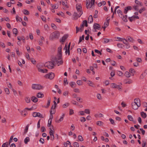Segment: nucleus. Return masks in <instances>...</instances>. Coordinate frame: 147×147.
<instances>
[{"label":"nucleus","instance_id":"f257e3e1","mask_svg":"<svg viewBox=\"0 0 147 147\" xmlns=\"http://www.w3.org/2000/svg\"><path fill=\"white\" fill-rule=\"evenodd\" d=\"M76 8L77 12H75L73 15V19L76 20L78 18H79L82 14L83 13H82V9L81 5L79 4H77L76 5Z\"/></svg>","mask_w":147,"mask_h":147},{"label":"nucleus","instance_id":"f03ea898","mask_svg":"<svg viewBox=\"0 0 147 147\" xmlns=\"http://www.w3.org/2000/svg\"><path fill=\"white\" fill-rule=\"evenodd\" d=\"M140 100L139 98H136L134 102L131 103L132 108L134 110H137L140 106Z\"/></svg>","mask_w":147,"mask_h":147},{"label":"nucleus","instance_id":"7ed1b4c3","mask_svg":"<svg viewBox=\"0 0 147 147\" xmlns=\"http://www.w3.org/2000/svg\"><path fill=\"white\" fill-rule=\"evenodd\" d=\"M60 36V33L58 31H56L53 32L51 35L50 38V40H52L54 38H59Z\"/></svg>","mask_w":147,"mask_h":147},{"label":"nucleus","instance_id":"20e7f679","mask_svg":"<svg viewBox=\"0 0 147 147\" xmlns=\"http://www.w3.org/2000/svg\"><path fill=\"white\" fill-rule=\"evenodd\" d=\"M44 66L45 67H47L49 69H53L54 66V62L52 61L47 62L45 63Z\"/></svg>","mask_w":147,"mask_h":147},{"label":"nucleus","instance_id":"39448f33","mask_svg":"<svg viewBox=\"0 0 147 147\" xmlns=\"http://www.w3.org/2000/svg\"><path fill=\"white\" fill-rule=\"evenodd\" d=\"M95 0H86V6L87 8H91L92 6L94 5Z\"/></svg>","mask_w":147,"mask_h":147},{"label":"nucleus","instance_id":"423d86ee","mask_svg":"<svg viewBox=\"0 0 147 147\" xmlns=\"http://www.w3.org/2000/svg\"><path fill=\"white\" fill-rule=\"evenodd\" d=\"M43 86L39 84H33L32 86V88L33 89L40 90L42 89Z\"/></svg>","mask_w":147,"mask_h":147},{"label":"nucleus","instance_id":"0eeeda50","mask_svg":"<svg viewBox=\"0 0 147 147\" xmlns=\"http://www.w3.org/2000/svg\"><path fill=\"white\" fill-rule=\"evenodd\" d=\"M55 61L58 64V65L59 66L61 64L63 63V61L62 59V57H60V56H57L55 59Z\"/></svg>","mask_w":147,"mask_h":147},{"label":"nucleus","instance_id":"6e6552de","mask_svg":"<svg viewBox=\"0 0 147 147\" xmlns=\"http://www.w3.org/2000/svg\"><path fill=\"white\" fill-rule=\"evenodd\" d=\"M55 77V74L52 72L46 74L45 77L51 80L53 79Z\"/></svg>","mask_w":147,"mask_h":147},{"label":"nucleus","instance_id":"1a4fd4ad","mask_svg":"<svg viewBox=\"0 0 147 147\" xmlns=\"http://www.w3.org/2000/svg\"><path fill=\"white\" fill-rule=\"evenodd\" d=\"M67 43H66L65 44V47L64 48V49L65 50V53L66 54H67V52H68V55H69L70 54V52H69V49L70 47V43H69V44L68 45V47H67Z\"/></svg>","mask_w":147,"mask_h":147},{"label":"nucleus","instance_id":"9d476101","mask_svg":"<svg viewBox=\"0 0 147 147\" xmlns=\"http://www.w3.org/2000/svg\"><path fill=\"white\" fill-rule=\"evenodd\" d=\"M32 115L34 117H38L40 118H43L42 115L38 112H34L33 113Z\"/></svg>","mask_w":147,"mask_h":147},{"label":"nucleus","instance_id":"9b49d317","mask_svg":"<svg viewBox=\"0 0 147 147\" xmlns=\"http://www.w3.org/2000/svg\"><path fill=\"white\" fill-rule=\"evenodd\" d=\"M38 71L40 72L43 73H47V72L48 70L46 69H41L40 68V65H37Z\"/></svg>","mask_w":147,"mask_h":147},{"label":"nucleus","instance_id":"f8f14e48","mask_svg":"<svg viewBox=\"0 0 147 147\" xmlns=\"http://www.w3.org/2000/svg\"><path fill=\"white\" fill-rule=\"evenodd\" d=\"M83 80H84L85 82H86L89 86L92 87H94V84L91 81L89 80L87 81L85 78L84 79H83Z\"/></svg>","mask_w":147,"mask_h":147},{"label":"nucleus","instance_id":"ddd939ff","mask_svg":"<svg viewBox=\"0 0 147 147\" xmlns=\"http://www.w3.org/2000/svg\"><path fill=\"white\" fill-rule=\"evenodd\" d=\"M62 49V46L61 45L58 48V55L57 56H60V57H62V54L61 53Z\"/></svg>","mask_w":147,"mask_h":147},{"label":"nucleus","instance_id":"4468645a","mask_svg":"<svg viewBox=\"0 0 147 147\" xmlns=\"http://www.w3.org/2000/svg\"><path fill=\"white\" fill-rule=\"evenodd\" d=\"M131 7L130 6H128L127 7H125L124 9V13L125 14H126L128 10H131Z\"/></svg>","mask_w":147,"mask_h":147},{"label":"nucleus","instance_id":"2eb2a0df","mask_svg":"<svg viewBox=\"0 0 147 147\" xmlns=\"http://www.w3.org/2000/svg\"><path fill=\"white\" fill-rule=\"evenodd\" d=\"M53 105H52V107L51 108V111H50V118L49 119H52L53 118V117L52 114H54L55 113V110H53V113H52V110L53 109Z\"/></svg>","mask_w":147,"mask_h":147},{"label":"nucleus","instance_id":"dca6fc26","mask_svg":"<svg viewBox=\"0 0 147 147\" xmlns=\"http://www.w3.org/2000/svg\"><path fill=\"white\" fill-rule=\"evenodd\" d=\"M68 36V35L66 34L62 38V39L60 40V42H63L65 41V40L67 38Z\"/></svg>","mask_w":147,"mask_h":147},{"label":"nucleus","instance_id":"f3484780","mask_svg":"<svg viewBox=\"0 0 147 147\" xmlns=\"http://www.w3.org/2000/svg\"><path fill=\"white\" fill-rule=\"evenodd\" d=\"M31 100L34 102H36L38 101L37 98L34 96H32L31 97Z\"/></svg>","mask_w":147,"mask_h":147},{"label":"nucleus","instance_id":"a211bd4d","mask_svg":"<svg viewBox=\"0 0 147 147\" xmlns=\"http://www.w3.org/2000/svg\"><path fill=\"white\" fill-rule=\"evenodd\" d=\"M93 19L92 16V15H90L88 18V23H91L93 22Z\"/></svg>","mask_w":147,"mask_h":147},{"label":"nucleus","instance_id":"6ab92c4d","mask_svg":"<svg viewBox=\"0 0 147 147\" xmlns=\"http://www.w3.org/2000/svg\"><path fill=\"white\" fill-rule=\"evenodd\" d=\"M44 96V94L41 92H38L37 93V96L38 98H42Z\"/></svg>","mask_w":147,"mask_h":147},{"label":"nucleus","instance_id":"aec40b11","mask_svg":"<svg viewBox=\"0 0 147 147\" xmlns=\"http://www.w3.org/2000/svg\"><path fill=\"white\" fill-rule=\"evenodd\" d=\"M13 34H15V36H16L18 33V31L16 28H13Z\"/></svg>","mask_w":147,"mask_h":147},{"label":"nucleus","instance_id":"412c9836","mask_svg":"<svg viewBox=\"0 0 147 147\" xmlns=\"http://www.w3.org/2000/svg\"><path fill=\"white\" fill-rule=\"evenodd\" d=\"M64 117V114H63L62 117L60 118V119L58 120L57 121H55L56 122L59 123L61 121H62L63 120V118Z\"/></svg>","mask_w":147,"mask_h":147},{"label":"nucleus","instance_id":"4be33fe9","mask_svg":"<svg viewBox=\"0 0 147 147\" xmlns=\"http://www.w3.org/2000/svg\"><path fill=\"white\" fill-rule=\"evenodd\" d=\"M21 115L24 116H25L27 114L26 111L25 110L22 111L21 112Z\"/></svg>","mask_w":147,"mask_h":147},{"label":"nucleus","instance_id":"5701e85b","mask_svg":"<svg viewBox=\"0 0 147 147\" xmlns=\"http://www.w3.org/2000/svg\"><path fill=\"white\" fill-rule=\"evenodd\" d=\"M124 76L127 78H129L130 77L131 74L129 72L126 71L125 73Z\"/></svg>","mask_w":147,"mask_h":147},{"label":"nucleus","instance_id":"b1692460","mask_svg":"<svg viewBox=\"0 0 147 147\" xmlns=\"http://www.w3.org/2000/svg\"><path fill=\"white\" fill-rule=\"evenodd\" d=\"M94 116L96 117H103V115L102 114L100 113L99 114H95L94 115Z\"/></svg>","mask_w":147,"mask_h":147},{"label":"nucleus","instance_id":"393cba45","mask_svg":"<svg viewBox=\"0 0 147 147\" xmlns=\"http://www.w3.org/2000/svg\"><path fill=\"white\" fill-rule=\"evenodd\" d=\"M25 101L27 103H29L30 102V98L28 97H26L25 98Z\"/></svg>","mask_w":147,"mask_h":147},{"label":"nucleus","instance_id":"a878e982","mask_svg":"<svg viewBox=\"0 0 147 147\" xmlns=\"http://www.w3.org/2000/svg\"><path fill=\"white\" fill-rule=\"evenodd\" d=\"M127 38L129 41L131 42H133L134 41V39L132 37L129 36H127Z\"/></svg>","mask_w":147,"mask_h":147},{"label":"nucleus","instance_id":"bb28decb","mask_svg":"<svg viewBox=\"0 0 147 147\" xmlns=\"http://www.w3.org/2000/svg\"><path fill=\"white\" fill-rule=\"evenodd\" d=\"M141 115L142 117L144 118H145L147 116L146 114L143 112H141Z\"/></svg>","mask_w":147,"mask_h":147},{"label":"nucleus","instance_id":"cd10ccee","mask_svg":"<svg viewBox=\"0 0 147 147\" xmlns=\"http://www.w3.org/2000/svg\"><path fill=\"white\" fill-rule=\"evenodd\" d=\"M23 13L26 15H28L29 14V11L26 9H24L23 10Z\"/></svg>","mask_w":147,"mask_h":147},{"label":"nucleus","instance_id":"c85d7f7f","mask_svg":"<svg viewBox=\"0 0 147 147\" xmlns=\"http://www.w3.org/2000/svg\"><path fill=\"white\" fill-rule=\"evenodd\" d=\"M88 26L87 21L86 20H83V28L84 26L87 27Z\"/></svg>","mask_w":147,"mask_h":147},{"label":"nucleus","instance_id":"c756f323","mask_svg":"<svg viewBox=\"0 0 147 147\" xmlns=\"http://www.w3.org/2000/svg\"><path fill=\"white\" fill-rule=\"evenodd\" d=\"M30 138L29 137H27L24 140V142L25 144H27L28 142H29L30 141Z\"/></svg>","mask_w":147,"mask_h":147},{"label":"nucleus","instance_id":"7c9ffc66","mask_svg":"<svg viewBox=\"0 0 147 147\" xmlns=\"http://www.w3.org/2000/svg\"><path fill=\"white\" fill-rule=\"evenodd\" d=\"M111 84V87L112 88H117V86H118L115 83H112Z\"/></svg>","mask_w":147,"mask_h":147},{"label":"nucleus","instance_id":"2f4dec72","mask_svg":"<svg viewBox=\"0 0 147 147\" xmlns=\"http://www.w3.org/2000/svg\"><path fill=\"white\" fill-rule=\"evenodd\" d=\"M100 26L97 23H95L93 25V28H100Z\"/></svg>","mask_w":147,"mask_h":147},{"label":"nucleus","instance_id":"473e14b6","mask_svg":"<svg viewBox=\"0 0 147 147\" xmlns=\"http://www.w3.org/2000/svg\"><path fill=\"white\" fill-rule=\"evenodd\" d=\"M84 113H85L87 114H90V110L88 109H86L84 110Z\"/></svg>","mask_w":147,"mask_h":147},{"label":"nucleus","instance_id":"72a5a7b5","mask_svg":"<svg viewBox=\"0 0 147 147\" xmlns=\"http://www.w3.org/2000/svg\"><path fill=\"white\" fill-rule=\"evenodd\" d=\"M51 102V98H48V102L47 104V106L46 107L47 108L49 107V106Z\"/></svg>","mask_w":147,"mask_h":147},{"label":"nucleus","instance_id":"f704fd0d","mask_svg":"<svg viewBox=\"0 0 147 147\" xmlns=\"http://www.w3.org/2000/svg\"><path fill=\"white\" fill-rule=\"evenodd\" d=\"M109 22L107 21L106 22H105L104 24V26H102L101 28H106L109 25Z\"/></svg>","mask_w":147,"mask_h":147},{"label":"nucleus","instance_id":"c9c22d12","mask_svg":"<svg viewBox=\"0 0 147 147\" xmlns=\"http://www.w3.org/2000/svg\"><path fill=\"white\" fill-rule=\"evenodd\" d=\"M16 19L17 21H19L20 22L22 21V19L18 16L16 17Z\"/></svg>","mask_w":147,"mask_h":147},{"label":"nucleus","instance_id":"e433bc0d","mask_svg":"<svg viewBox=\"0 0 147 147\" xmlns=\"http://www.w3.org/2000/svg\"><path fill=\"white\" fill-rule=\"evenodd\" d=\"M135 2L136 4H138L139 5H140V6H142V3L141 2L139 1L138 0H135Z\"/></svg>","mask_w":147,"mask_h":147},{"label":"nucleus","instance_id":"4c0bfd02","mask_svg":"<svg viewBox=\"0 0 147 147\" xmlns=\"http://www.w3.org/2000/svg\"><path fill=\"white\" fill-rule=\"evenodd\" d=\"M73 146L74 147H79V145L78 142H75L73 143Z\"/></svg>","mask_w":147,"mask_h":147},{"label":"nucleus","instance_id":"58836bf2","mask_svg":"<svg viewBox=\"0 0 147 147\" xmlns=\"http://www.w3.org/2000/svg\"><path fill=\"white\" fill-rule=\"evenodd\" d=\"M29 127V125H28L25 127V128L24 129V133L25 134H26L28 131V128Z\"/></svg>","mask_w":147,"mask_h":147},{"label":"nucleus","instance_id":"ea45409f","mask_svg":"<svg viewBox=\"0 0 147 147\" xmlns=\"http://www.w3.org/2000/svg\"><path fill=\"white\" fill-rule=\"evenodd\" d=\"M128 119L130 121H133L134 119L131 115H129L127 116Z\"/></svg>","mask_w":147,"mask_h":147},{"label":"nucleus","instance_id":"a19ab883","mask_svg":"<svg viewBox=\"0 0 147 147\" xmlns=\"http://www.w3.org/2000/svg\"><path fill=\"white\" fill-rule=\"evenodd\" d=\"M72 103L74 105H78L80 107H82V106H80L79 105H78V103L76 102V101H72Z\"/></svg>","mask_w":147,"mask_h":147},{"label":"nucleus","instance_id":"79ce46f5","mask_svg":"<svg viewBox=\"0 0 147 147\" xmlns=\"http://www.w3.org/2000/svg\"><path fill=\"white\" fill-rule=\"evenodd\" d=\"M129 71L132 74H134L136 72L135 70L132 68L130 69L129 70Z\"/></svg>","mask_w":147,"mask_h":147},{"label":"nucleus","instance_id":"37998d69","mask_svg":"<svg viewBox=\"0 0 147 147\" xmlns=\"http://www.w3.org/2000/svg\"><path fill=\"white\" fill-rule=\"evenodd\" d=\"M5 92L7 94H9V90L8 88H5Z\"/></svg>","mask_w":147,"mask_h":147},{"label":"nucleus","instance_id":"c03bdc74","mask_svg":"<svg viewBox=\"0 0 147 147\" xmlns=\"http://www.w3.org/2000/svg\"><path fill=\"white\" fill-rule=\"evenodd\" d=\"M103 123L101 121H98L96 123V124L98 125H101L103 124Z\"/></svg>","mask_w":147,"mask_h":147},{"label":"nucleus","instance_id":"a18cd8bd","mask_svg":"<svg viewBox=\"0 0 147 147\" xmlns=\"http://www.w3.org/2000/svg\"><path fill=\"white\" fill-rule=\"evenodd\" d=\"M78 141H83V137L81 136H79L78 137Z\"/></svg>","mask_w":147,"mask_h":147},{"label":"nucleus","instance_id":"49530a36","mask_svg":"<svg viewBox=\"0 0 147 147\" xmlns=\"http://www.w3.org/2000/svg\"><path fill=\"white\" fill-rule=\"evenodd\" d=\"M53 132L54 131L52 130L51 129V128H50V131H49V134L51 136H52V135H53Z\"/></svg>","mask_w":147,"mask_h":147},{"label":"nucleus","instance_id":"de8ad7c7","mask_svg":"<svg viewBox=\"0 0 147 147\" xmlns=\"http://www.w3.org/2000/svg\"><path fill=\"white\" fill-rule=\"evenodd\" d=\"M146 76V74H144L142 73L140 77V79H143Z\"/></svg>","mask_w":147,"mask_h":147},{"label":"nucleus","instance_id":"09e8293b","mask_svg":"<svg viewBox=\"0 0 147 147\" xmlns=\"http://www.w3.org/2000/svg\"><path fill=\"white\" fill-rule=\"evenodd\" d=\"M76 33H78L79 31L82 32V28H76Z\"/></svg>","mask_w":147,"mask_h":147},{"label":"nucleus","instance_id":"8fccbe9b","mask_svg":"<svg viewBox=\"0 0 147 147\" xmlns=\"http://www.w3.org/2000/svg\"><path fill=\"white\" fill-rule=\"evenodd\" d=\"M69 84L72 87H74L73 86L76 84V83L74 82H72L70 83Z\"/></svg>","mask_w":147,"mask_h":147},{"label":"nucleus","instance_id":"3c124183","mask_svg":"<svg viewBox=\"0 0 147 147\" xmlns=\"http://www.w3.org/2000/svg\"><path fill=\"white\" fill-rule=\"evenodd\" d=\"M77 83L78 85H81L82 84V82L81 80H78L77 81Z\"/></svg>","mask_w":147,"mask_h":147},{"label":"nucleus","instance_id":"603ef678","mask_svg":"<svg viewBox=\"0 0 147 147\" xmlns=\"http://www.w3.org/2000/svg\"><path fill=\"white\" fill-rule=\"evenodd\" d=\"M69 103H66L63 105V108H66L69 105Z\"/></svg>","mask_w":147,"mask_h":147},{"label":"nucleus","instance_id":"864d4df0","mask_svg":"<svg viewBox=\"0 0 147 147\" xmlns=\"http://www.w3.org/2000/svg\"><path fill=\"white\" fill-rule=\"evenodd\" d=\"M97 97L98 99L99 100H101L102 99V97L100 94H98L97 95Z\"/></svg>","mask_w":147,"mask_h":147},{"label":"nucleus","instance_id":"5fc2aeb1","mask_svg":"<svg viewBox=\"0 0 147 147\" xmlns=\"http://www.w3.org/2000/svg\"><path fill=\"white\" fill-rule=\"evenodd\" d=\"M8 145H9L8 144V142H7L5 143H4L2 146V147H5L7 146Z\"/></svg>","mask_w":147,"mask_h":147},{"label":"nucleus","instance_id":"6e6d98bb","mask_svg":"<svg viewBox=\"0 0 147 147\" xmlns=\"http://www.w3.org/2000/svg\"><path fill=\"white\" fill-rule=\"evenodd\" d=\"M103 39L104 40V42L105 43H107L109 41V39L107 38H103Z\"/></svg>","mask_w":147,"mask_h":147},{"label":"nucleus","instance_id":"4d7b16f0","mask_svg":"<svg viewBox=\"0 0 147 147\" xmlns=\"http://www.w3.org/2000/svg\"><path fill=\"white\" fill-rule=\"evenodd\" d=\"M94 51L95 53L98 54H100V55H102V53L100 52V51H99L98 50L95 49L94 50Z\"/></svg>","mask_w":147,"mask_h":147},{"label":"nucleus","instance_id":"13d9d810","mask_svg":"<svg viewBox=\"0 0 147 147\" xmlns=\"http://www.w3.org/2000/svg\"><path fill=\"white\" fill-rule=\"evenodd\" d=\"M145 10V8L144 7H143L139 10V12L140 13H141L143 11H144Z\"/></svg>","mask_w":147,"mask_h":147},{"label":"nucleus","instance_id":"bf43d9fd","mask_svg":"<svg viewBox=\"0 0 147 147\" xmlns=\"http://www.w3.org/2000/svg\"><path fill=\"white\" fill-rule=\"evenodd\" d=\"M46 131V129L45 127H42L41 128V131L42 132H44Z\"/></svg>","mask_w":147,"mask_h":147},{"label":"nucleus","instance_id":"052dcab7","mask_svg":"<svg viewBox=\"0 0 147 147\" xmlns=\"http://www.w3.org/2000/svg\"><path fill=\"white\" fill-rule=\"evenodd\" d=\"M15 3L14 2H13V3H12V2H10V3H9V2H8L7 3V6L8 7H10L11 6V4H15Z\"/></svg>","mask_w":147,"mask_h":147},{"label":"nucleus","instance_id":"680f3d73","mask_svg":"<svg viewBox=\"0 0 147 147\" xmlns=\"http://www.w3.org/2000/svg\"><path fill=\"white\" fill-rule=\"evenodd\" d=\"M29 37L30 38V39L32 40V39H33V36L32 35V33H30L29 34Z\"/></svg>","mask_w":147,"mask_h":147},{"label":"nucleus","instance_id":"e2e57ef3","mask_svg":"<svg viewBox=\"0 0 147 147\" xmlns=\"http://www.w3.org/2000/svg\"><path fill=\"white\" fill-rule=\"evenodd\" d=\"M39 142L41 143L42 144H43L45 142V141H44V139L41 138L40 140H39Z\"/></svg>","mask_w":147,"mask_h":147},{"label":"nucleus","instance_id":"0e129e2a","mask_svg":"<svg viewBox=\"0 0 147 147\" xmlns=\"http://www.w3.org/2000/svg\"><path fill=\"white\" fill-rule=\"evenodd\" d=\"M117 73L120 76H122L123 74L122 72L120 71H118Z\"/></svg>","mask_w":147,"mask_h":147},{"label":"nucleus","instance_id":"69168bd1","mask_svg":"<svg viewBox=\"0 0 147 147\" xmlns=\"http://www.w3.org/2000/svg\"><path fill=\"white\" fill-rule=\"evenodd\" d=\"M30 60H31V62L33 64H34L35 63H36V61L35 60L32 58H31V59H30Z\"/></svg>","mask_w":147,"mask_h":147},{"label":"nucleus","instance_id":"338daca9","mask_svg":"<svg viewBox=\"0 0 147 147\" xmlns=\"http://www.w3.org/2000/svg\"><path fill=\"white\" fill-rule=\"evenodd\" d=\"M0 46L1 47H2L3 48H5V46L4 44L2 42H0Z\"/></svg>","mask_w":147,"mask_h":147},{"label":"nucleus","instance_id":"774afa93","mask_svg":"<svg viewBox=\"0 0 147 147\" xmlns=\"http://www.w3.org/2000/svg\"><path fill=\"white\" fill-rule=\"evenodd\" d=\"M143 105L144 107H147V103L146 102H144L143 103Z\"/></svg>","mask_w":147,"mask_h":147}]
</instances>
